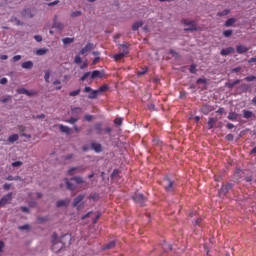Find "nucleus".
<instances>
[{
	"label": "nucleus",
	"instance_id": "61",
	"mask_svg": "<svg viewBox=\"0 0 256 256\" xmlns=\"http://www.w3.org/2000/svg\"><path fill=\"white\" fill-rule=\"evenodd\" d=\"M86 67H88V61L83 62V64L80 66V69L84 70Z\"/></svg>",
	"mask_w": 256,
	"mask_h": 256
},
{
	"label": "nucleus",
	"instance_id": "33",
	"mask_svg": "<svg viewBox=\"0 0 256 256\" xmlns=\"http://www.w3.org/2000/svg\"><path fill=\"white\" fill-rule=\"evenodd\" d=\"M126 56H127L126 54L119 53V54H115L113 58H114L115 61H121Z\"/></svg>",
	"mask_w": 256,
	"mask_h": 256
},
{
	"label": "nucleus",
	"instance_id": "55",
	"mask_svg": "<svg viewBox=\"0 0 256 256\" xmlns=\"http://www.w3.org/2000/svg\"><path fill=\"white\" fill-rule=\"evenodd\" d=\"M21 58H22L21 55H16V56H14V57L12 58V61L16 63V62L20 61Z\"/></svg>",
	"mask_w": 256,
	"mask_h": 256
},
{
	"label": "nucleus",
	"instance_id": "21",
	"mask_svg": "<svg viewBox=\"0 0 256 256\" xmlns=\"http://www.w3.org/2000/svg\"><path fill=\"white\" fill-rule=\"evenodd\" d=\"M64 183H66V187L69 191L75 190V186L69 181V178H64Z\"/></svg>",
	"mask_w": 256,
	"mask_h": 256
},
{
	"label": "nucleus",
	"instance_id": "34",
	"mask_svg": "<svg viewBox=\"0 0 256 256\" xmlns=\"http://www.w3.org/2000/svg\"><path fill=\"white\" fill-rule=\"evenodd\" d=\"M230 13V10L229 9H225V10H222V12H218L217 13V17H225V16H228Z\"/></svg>",
	"mask_w": 256,
	"mask_h": 256
},
{
	"label": "nucleus",
	"instance_id": "41",
	"mask_svg": "<svg viewBox=\"0 0 256 256\" xmlns=\"http://www.w3.org/2000/svg\"><path fill=\"white\" fill-rule=\"evenodd\" d=\"M25 95L27 97H33V96L37 95V92L34 90H30V91L28 90L27 93H25Z\"/></svg>",
	"mask_w": 256,
	"mask_h": 256
},
{
	"label": "nucleus",
	"instance_id": "9",
	"mask_svg": "<svg viewBox=\"0 0 256 256\" xmlns=\"http://www.w3.org/2000/svg\"><path fill=\"white\" fill-rule=\"evenodd\" d=\"M53 27L59 31H62L65 28V25H63L62 22L58 21V16L55 15L53 19Z\"/></svg>",
	"mask_w": 256,
	"mask_h": 256
},
{
	"label": "nucleus",
	"instance_id": "37",
	"mask_svg": "<svg viewBox=\"0 0 256 256\" xmlns=\"http://www.w3.org/2000/svg\"><path fill=\"white\" fill-rule=\"evenodd\" d=\"M109 89V86L108 85H103V86H100L98 90L99 93H104L106 92L107 90Z\"/></svg>",
	"mask_w": 256,
	"mask_h": 256
},
{
	"label": "nucleus",
	"instance_id": "24",
	"mask_svg": "<svg viewBox=\"0 0 256 256\" xmlns=\"http://www.w3.org/2000/svg\"><path fill=\"white\" fill-rule=\"evenodd\" d=\"M239 83H241V80H235L233 82L226 83V87L229 89H233L234 86H237Z\"/></svg>",
	"mask_w": 256,
	"mask_h": 256
},
{
	"label": "nucleus",
	"instance_id": "5",
	"mask_svg": "<svg viewBox=\"0 0 256 256\" xmlns=\"http://www.w3.org/2000/svg\"><path fill=\"white\" fill-rule=\"evenodd\" d=\"M84 93H90L88 94V99L94 100L97 99L98 95L100 94L97 90H93L90 86H86L83 89Z\"/></svg>",
	"mask_w": 256,
	"mask_h": 256
},
{
	"label": "nucleus",
	"instance_id": "43",
	"mask_svg": "<svg viewBox=\"0 0 256 256\" xmlns=\"http://www.w3.org/2000/svg\"><path fill=\"white\" fill-rule=\"evenodd\" d=\"M223 35L226 37V38H229L230 36L233 35V31L232 30H225L223 32Z\"/></svg>",
	"mask_w": 256,
	"mask_h": 256
},
{
	"label": "nucleus",
	"instance_id": "54",
	"mask_svg": "<svg viewBox=\"0 0 256 256\" xmlns=\"http://www.w3.org/2000/svg\"><path fill=\"white\" fill-rule=\"evenodd\" d=\"M207 80L205 78H198L197 84H206Z\"/></svg>",
	"mask_w": 256,
	"mask_h": 256
},
{
	"label": "nucleus",
	"instance_id": "47",
	"mask_svg": "<svg viewBox=\"0 0 256 256\" xmlns=\"http://www.w3.org/2000/svg\"><path fill=\"white\" fill-rule=\"evenodd\" d=\"M83 62L82 58L77 55L75 58H74V64H81Z\"/></svg>",
	"mask_w": 256,
	"mask_h": 256
},
{
	"label": "nucleus",
	"instance_id": "13",
	"mask_svg": "<svg viewBox=\"0 0 256 256\" xmlns=\"http://www.w3.org/2000/svg\"><path fill=\"white\" fill-rule=\"evenodd\" d=\"M233 185L232 184H226V185H222L221 189H220V194L225 195L227 194L230 190H232Z\"/></svg>",
	"mask_w": 256,
	"mask_h": 256
},
{
	"label": "nucleus",
	"instance_id": "40",
	"mask_svg": "<svg viewBox=\"0 0 256 256\" xmlns=\"http://www.w3.org/2000/svg\"><path fill=\"white\" fill-rule=\"evenodd\" d=\"M51 77V72L49 70L45 71V76H44V80L46 83L49 82V78Z\"/></svg>",
	"mask_w": 256,
	"mask_h": 256
},
{
	"label": "nucleus",
	"instance_id": "6",
	"mask_svg": "<svg viewBox=\"0 0 256 256\" xmlns=\"http://www.w3.org/2000/svg\"><path fill=\"white\" fill-rule=\"evenodd\" d=\"M132 199L134 203L140 204V206H144V203L146 201V198L141 193H136L134 196H132Z\"/></svg>",
	"mask_w": 256,
	"mask_h": 256
},
{
	"label": "nucleus",
	"instance_id": "39",
	"mask_svg": "<svg viewBox=\"0 0 256 256\" xmlns=\"http://www.w3.org/2000/svg\"><path fill=\"white\" fill-rule=\"evenodd\" d=\"M24 16L25 17H29V18H33L34 14H31V10L30 9H26V10H24Z\"/></svg>",
	"mask_w": 256,
	"mask_h": 256
},
{
	"label": "nucleus",
	"instance_id": "1",
	"mask_svg": "<svg viewBox=\"0 0 256 256\" xmlns=\"http://www.w3.org/2000/svg\"><path fill=\"white\" fill-rule=\"evenodd\" d=\"M52 251L58 253L65 247V243L62 241L57 240V234L53 233L52 235Z\"/></svg>",
	"mask_w": 256,
	"mask_h": 256
},
{
	"label": "nucleus",
	"instance_id": "44",
	"mask_svg": "<svg viewBox=\"0 0 256 256\" xmlns=\"http://www.w3.org/2000/svg\"><path fill=\"white\" fill-rule=\"evenodd\" d=\"M7 181H19L20 180V177L19 176H16V177H13V176H8L6 178Z\"/></svg>",
	"mask_w": 256,
	"mask_h": 256
},
{
	"label": "nucleus",
	"instance_id": "50",
	"mask_svg": "<svg viewBox=\"0 0 256 256\" xmlns=\"http://www.w3.org/2000/svg\"><path fill=\"white\" fill-rule=\"evenodd\" d=\"M78 121H79V119H78V118H74V117H71V119L67 120V122H68L69 124H75V123L78 122Z\"/></svg>",
	"mask_w": 256,
	"mask_h": 256
},
{
	"label": "nucleus",
	"instance_id": "16",
	"mask_svg": "<svg viewBox=\"0 0 256 256\" xmlns=\"http://www.w3.org/2000/svg\"><path fill=\"white\" fill-rule=\"evenodd\" d=\"M18 131H20L22 137H25V138H27V139H30V138H31V134H25V133H24V132L26 131V127H25V126H23V125H18Z\"/></svg>",
	"mask_w": 256,
	"mask_h": 256
},
{
	"label": "nucleus",
	"instance_id": "19",
	"mask_svg": "<svg viewBox=\"0 0 256 256\" xmlns=\"http://www.w3.org/2000/svg\"><path fill=\"white\" fill-rule=\"evenodd\" d=\"M248 50L249 49L247 47L243 46V45L236 46V53H238V54L247 53Z\"/></svg>",
	"mask_w": 256,
	"mask_h": 256
},
{
	"label": "nucleus",
	"instance_id": "49",
	"mask_svg": "<svg viewBox=\"0 0 256 256\" xmlns=\"http://www.w3.org/2000/svg\"><path fill=\"white\" fill-rule=\"evenodd\" d=\"M81 11H74L71 13V17L75 18V17H80L81 16Z\"/></svg>",
	"mask_w": 256,
	"mask_h": 256
},
{
	"label": "nucleus",
	"instance_id": "2",
	"mask_svg": "<svg viewBox=\"0 0 256 256\" xmlns=\"http://www.w3.org/2000/svg\"><path fill=\"white\" fill-rule=\"evenodd\" d=\"M162 186H164L166 192H173L175 190L176 184L174 181L166 177L164 178V181H162Z\"/></svg>",
	"mask_w": 256,
	"mask_h": 256
},
{
	"label": "nucleus",
	"instance_id": "32",
	"mask_svg": "<svg viewBox=\"0 0 256 256\" xmlns=\"http://www.w3.org/2000/svg\"><path fill=\"white\" fill-rule=\"evenodd\" d=\"M47 52H48V49H46V48H41V49L36 50V55H38V56H44Z\"/></svg>",
	"mask_w": 256,
	"mask_h": 256
},
{
	"label": "nucleus",
	"instance_id": "48",
	"mask_svg": "<svg viewBox=\"0 0 256 256\" xmlns=\"http://www.w3.org/2000/svg\"><path fill=\"white\" fill-rule=\"evenodd\" d=\"M244 80L247 82H253L256 80V76H247V77H245Z\"/></svg>",
	"mask_w": 256,
	"mask_h": 256
},
{
	"label": "nucleus",
	"instance_id": "63",
	"mask_svg": "<svg viewBox=\"0 0 256 256\" xmlns=\"http://www.w3.org/2000/svg\"><path fill=\"white\" fill-rule=\"evenodd\" d=\"M34 39H35V41L36 42H42V40H43V38H42V36H34Z\"/></svg>",
	"mask_w": 256,
	"mask_h": 256
},
{
	"label": "nucleus",
	"instance_id": "42",
	"mask_svg": "<svg viewBox=\"0 0 256 256\" xmlns=\"http://www.w3.org/2000/svg\"><path fill=\"white\" fill-rule=\"evenodd\" d=\"M147 73V68H142L141 71L137 72V76L141 77L142 75H146Z\"/></svg>",
	"mask_w": 256,
	"mask_h": 256
},
{
	"label": "nucleus",
	"instance_id": "51",
	"mask_svg": "<svg viewBox=\"0 0 256 256\" xmlns=\"http://www.w3.org/2000/svg\"><path fill=\"white\" fill-rule=\"evenodd\" d=\"M18 229H20L21 231H27L30 229V226L29 225H22V226H19Z\"/></svg>",
	"mask_w": 256,
	"mask_h": 256
},
{
	"label": "nucleus",
	"instance_id": "45",
	"mask_svg": "<svg viewBox=\"0 0 256 256\" xmlns=\"http://www.w3.org/2000/svg\"><path fill=\"white\" fill-rule=\"evenodd\" d=\"M122 123H123V119H122V118H116V119L114 120V124H115L116 126H121Z\"/></svg>",
	"mask_w": 256,
	"mask_h": 256
},
{
	"label": "nucleus",
	"instance_id": "26",
	"mask_svg": "<svg viewBox=\"0 0 256 256\" xmlns=\"http://www.w3.org/2000/svg\"><path fill=\"white\" fill-rule=\"evenodd\" d=\"M227 119H229L230 121H237L238 114L235 112H229V116H227Z\"/></svg>",
	"mask_w": 256,
	"mask_h": 256
},
{
	"label": "nucleus",
	"instance_id": "28",
	"mask_svg": "<svg viewBox=\"0 0 256 256\" xmlns=\"http://www.w3.org/2000/svg\"><path fill=\"white\" fill-rule=\"evenodd\" d=\"M95 130H96L97 135H102V132H103L102 123H96Z\"/></svg>",
	"mask_w": 256,
	"mask_h": 256
},
{
	"label": "nucleus",
	"instance_id": "58",
	"mask_svg": "<svg viewBox=\"0 0 256 256\" xmlns=\"http://www.w3.org/2000/svg\"><path fill=\"white\" fill-rule=\"evenodd\" d=\"M59 4V0H55L54 2L48 3V6H57Z\"/></svg>",
	"mask_w": 256,
	"mask_h": 256
},
{
	"label": "nucleus",
	"instance_id": "36",
	"mask_svg": "<svg viewBox=\"0 0 256 256\" xmlns=\"http://www.w3.org/2000/svg\"><path fill=\"white\" fill-rule=\"evenodd\" d=\"M80 93H81V90H80V89L71 91V92H69V97H77V96L80 95Z\"/></svg>",
	"mask_w": 256,
	"mask_h": 256
},
{
	"label": "nucleus",
	"instance_id": "57",
	"mask_svg": "<svg viewBox=\"0 0 256 256\" xmlns=\"http://www.w3.org/2000/svg\"><path fill=\"white\" fill-rule=\"evenodd\" d=\"M84 119H85V121H87V122H91V120H93V116H91V115H85Z\"/></svg>",
	"mask_w": 256,
	"mask_h": 256
},
{
	"label": "nucleus",
	"instance_id": "14",
	"mask_svg": "<svg viewBox=\"0 0 256 256\" xmlns=\"http://www.w3.org/2000/svg\"><path fill=\"white\" fill-rule=\"evenodd\" d=\"M232 53H234V48L233 47H227V48L221 50L220 55L221 56H229Z\"/></svg>",
	"mask_w": 256,
	"mask_h": 256
},
{
	"label": "nucleus",
	"instance_id": "23",
	"mask_svg": "<svg viewBox=\"0 0 256 256\" xmlns=\"http://www.w3.org/2000/svg\"><path fill=\"white\" fill-rule=\"evenodd\" d=\"M243 118H244V119H252V118H253V112L244 109V110H243Z\"/></svg>",
	"mask_w": 256,
	"mask_h": 256
},
{
	"label": "nucleus",
	"instance_id": "38",
	"mask_svg": "<svg viewBox=\"0 0 256 256\" xmlns=\"http://www.w3.org/2000/svg\"><path fill=\"white\" fill-rule=\"evenodd\" d=\"M89 77H91V72H86L85 74H83V76L80 78L81 82H84L85 80H87Z\"/></svg>",
	"mask_w": 256,
	"mask_h": 256
},
{
	"label": "nucleus",
	"instance_id": "53",
	"mask_svg": "<svg viewBox=\"0 0 256 256\" xmlns=\"http://www.w3.org/2000/svg\"><path fill=\"white\" fill-rule=\"evenodd\" d=\"M189 72L192 74L196 73V65H190Z\"/></svg>",
	"mask_w": 256,
	"mask_h": 256
},
{
	"label": "nucleus",
	"instance_id": "10",
	"mask_svg": "<svg viewBox=\"0 0 256 256\" xmlns=\"http://www.w3.org/2000/svg\"><path fill=\"white\" fill-rule=\"evenodd\" d=\"M104 77V73L100 72L99 70H95L90 72V79H102Z\"/></svg>",
	"mask_w": 256,
	"mask_h": 256
},
{
	"label": "nucleus",
	"instance_id": "18",
	"mask_svg": "<svg viewBox=\"0 0 256 256\" xmlns=\"http://www.w3.org/2000/svg\"><path fill=\"white\" fill-rule=\"evenodd\" d=\"M91 148L92 150H94L96 153H100L102 152V145H100L99 143H91Z\"/></svg>",
	"mask_w": 256,
	"mask_h": 256
},
{
	"label": "nucleus",
	"instance_id": "17",
	"mask_svg": "<svg viewBox=\"0 0 256 256\" xmlns=\"http://www.w3.org/2000/svg\"><path fill=\"white\" fill-rule=\"evenodd\" d=\"M59 130L62 133H66L67 135H70L72 133V130L69 126H64L62 124L59 125Z\"/></svg>",
	"mask_w": 256,
	"mask_h": 256
},
{
	"label": "nucleus",
	"instance_id": "11",
	"mask_svg": "<svg viewBox=\"0 0 256 256\" xmlns=\"http://www.w3.org/2000/svg\"><path fill=\"white\" fill-rule=\"evenodd\" d=\"M94 49V44L93 43H87L85 47H83L80 51L81 55H85L86 53H89Z\"/></svg>",
	"mask_w": 256,
	"mask_h": 256
},
{
	"label": "nucleus",
	"instance_id": "30",
	"mask_svg": "<svg viewBox=\"0 0 256 256\" xmlns=\"http://www.w3.org/2000/svg\"><path fill=\"white\" fill-rule=\"evenodd\" d=\"M236 20L235 18H229L227 19V21L225 22V27H232L233 24H235Z\"/></svg>",
	"mask_w": 256,
	"mask_h": 256
},
{
	"label": "nucleus",
	"instance_id": "8",
	"mask_svg": "<svg viewBox=\"0 0 256 256\" xmlns=\"http://www.w3.org/2000/svg\"><path fill=\"white\" fill-rule=\"evenodd\" d=\"M84 199H85V195L83 194L78 195L76 198H74L73 208H77V210L82 209V207L80 206V203H82Z\"/></svg>",
	"mask_w": 256,
	"mask_h": 256
},
{
	"label": "nucleus",
	"instance_id": "52",
	"mask_svg": "<svg viewBox=\"0 0 256 256\" xmlns=\"http://www.w3.org/2000/svg\"><path fill=\"white\" fill-rule=\"evenodd\" d=\"M19 166H23V162H21V161H16V162H14V163H12V167H19Z\"/></svg>",
	"mask_w": 256,
	"mask_h": 256
},
{
	"label": "nucleus",
	"instance_id": "59",
	"mask_svg": "<svg viewBox=\"0 0 256 256\" xmlns=\"http://www.w3.org/2000/svg\"><path fill=\"white\" fill-rule=\"evenodd\" d=\"M8 82L7 78L0 79V85H6Z\"/></svg>",
	"mask_w": 256,
	"mask_h": 256
},
{
	"label": "nucleus",
	"instance_id": "29",
	"mask_svg": "<svg viewBox=\"0 0 256 256\" xmlns=\"http://www.w3.org/2000/svg\"><path fill=\"white\" fill-rule=\"evenodd\" d=\"M215 124H216V119L215 118L208 119V123H207L208 129H213Z\"/></svg>",
	"mask_w": 256,
	"mask_h": 256
},
{
	"label": "nucleus",
	"instance_id": "27",
	"mask_svg": "<svg viewBox=\"0 0 256 256\" xmlns=\"http://www.w3.org/2000/svg\"><path fill=\"white\" fill-rule=\"evenodd\" d=\"M142 25H144L142 21H137L132 25V30L137 31L140 27H142Z\"/></svg>",
	"mask_w": 256,
	"mask_h": 256
},
{
	"label": "nucleus",
	"instance_id": "25",
	"mask_svg": "<svg viewBox=\"0 0 256 256\" xmlns=\"http://www.w3.org/2000/svg\"><path fill=\"white\" fill-rule=\"evenodd\" d=\"M115 246H116V242L111 241L108 244L104 245V247H102V249L109 250V249H113Z\"/></svg>",
	"mask_w": 256,
	"mask_h": 256
},
{
	"label": "nucleus",
	"instance_id": "56",
	"mask_svg": "<svg viewBox=\"0 0 256 256\" xmlns=\"http://www.w3.org/2000/svg\"><path fill=\"white\" fill-rule=\"evenodd\" d=\"M226 140H228V141H233V140H234L233 134H227V135H226Z\"/></svg>",
	"mask_w": 256,
	"mask_h": 256
},
{
	"label": "nucleus",
	"instance_id": "20",
	"mask_svg": "<svg viewBox=\"0 0 256 256\" xmlns=\"http://www.w3.org/2000/svg\"><path fill=\"white\" fill-rule=\"evenodd\" d=\"M8 143L14 144L16 141H19V135L18 134H12L7 139Z\"/></svg>",
	"mask_w": 256,
	"mask_h": 256
},
{
	"label": "nucleus",
	"instance_id": "7",
	"mask_svg": "<svg viewBox=\"0 0 256 256\" xmlns=\"http://www.w3.org/2000/svg\"><path fill=\"white\" fill-rule=\"evenodd\" d=\"M12 201V192L8 193L7 195L3 196L0 199V208L5 207L7 204H10Z\"/></svg>",
	"mask_w": 256,
	"mask_h": 256
},
{
	"label": "nucleus",
	"instance_id": "15",
	"mask_svg": "<svg viewBox=\"0 0 256 256\" xmlns=\"http://www.w3.org/2000/svg\"><path fill=\"white\" fill-rule=\"evenodd\" d=\"M119 50L120 53L124 55H128L130 53V50L128 49V45L126 43L120 44Z\"/></svg>",
	"mask_w": 256,
	"mask_h": 256
},
{
	"label": "nucleus",
	"instance_id": "22",
	"mask_svg": "<svg viewBox=\"0 0 256 256\" xmlns=\"http://www.w3.org/2000/svg\"><path fill=\"white\" fill-rule=\"evenodd\" d=\"M34 64L33 61H25L24 63H22L21 67L27 70H30L31 68H33Z\"/></svg>",
	"mask_w": 256,
	"mask_h": 256
},
{
	"label": "nucleus",
	"instance_id": "3",
	"mask_svg": "<svg viewBox=\"0 0 256 256\" xmlns=\"http://www.w3.org/2000/svg\"><path fill=\"white\" fill-rule=\"evenodd\" d=\"M86 171V167L84 166H77V167H71L67 171L68 176H74L78 173H84Z\"/></svg>",
	"mask_w": 256,
	"mask_h": 256
},
{
	"label": "nucleus",
	"instance_id": "46",
	"mask_svg": "<svg viewBox=\"0 0 256 256\" xmlns=\"http://www.w3.org/2000/svg\"><path fill=\"white\" fill-rule=\"evenodd\" d=\"M17 93L20 95H26V93H28V90H26L25 88H20L17 89Z\"/></svg>",
	"mask_w": 256,
	"mask_h": 256
},
{
	"label": "nucleus",
	"instance_id": "35",
	"mask_svg": "<svg viewBox=\"0 0 256 256\" xmlns=\"http://www.w3.org/2000/svg\"><path fill=\"white\" fill-rule=\"evenodd\" d=\"M62 42H63L64 45H70V44H73V43H74V38H69V37H67V38H64V39L62 40Z\"/></svg>",
	"mask_w": 256,
	"mask_h": 256
},
{
	"label": "nucleus",
	"instance_id": "31",
	"mask_svg": "<svg viewBox=\"0 0 256 256\" xmlns=\"http://www.w3.org/2000/svg\"><path fill=\"white\" fill-rule=\"evenodd\" d=\"M71 181L76 182V184H84V183H85L84 180H83V178H81V177H79V176H76V177L71 178Z\"/></svg>",
	"mask_w": 256,
	"mask_h": 256
},
{
	"label": "nucleus",
	"instance_id": "64",
	"mask_svg": "<svg viewBox=\"0 0 256 256\" xmlns=\"http://www.w3.org/2000/svg\"><path fill=\"white\" fill-rule=\"evenodd\" d=\"M32 118H34V119H44L45 115L44 114H40V115L34 116Z\"/></svg>",
	"mask_w": 256,
	"mask_h": 256
},
{
	"label": "nucleus",
	"instance_id": "4",
	"mask_svg": "<svg viewBox=\"0 0 256 256\" xmlns=\"http://www.w3.org/2000/svg\"><path fill=\"white\" fill-rule=\"evenodd\" d=\"M182 23L184 24V26H188V28H185L184 31H197L198 30L195 21L183 19Z\"/></svg>",
	"mask_w": 256,
	"mask_h": 256
},
{
	"label": "nucleus",
	"instance_id": "62",
	"mask_svg": "<svg viewBox=\"0 0 256 256\" xmlns=\"http://www.w3.org/2000/svg\"><path fill=\"white\" fill-rule=\"evenodd\" d=\"M153 143H154L155 146H161V142H160L159 139H154Z\"/></svg>",
	"mask_w": 256,
	"mask_h": 256
},
{
	"label": "nucleus",
	"instance_id": "12",
	"mask_svg": "<svg viewBox=\"0 0 256 256\" xmlns=\"http://www.w3.org/2000/svg\"><path fill=\"white\" fill-rule=\"evenodd\" d=\"M71 200L69 198H66L64 200H58L56 203L57 208L61 207H68L70 205Z\"/></svg>",
	"mask_w": 256,
	"mask_h": 256
},
{
	"label": "nucleus",
	"instance_id": "60",
	"mask_svg": "<svg viewBox=\"0 0 256 256\" xmlns=\"http://www.w3.org/2000/svg\"><path fill=\"white\" fill-rule=\"evenodd\" d=\"M3 189L9 191L11 189V185L6 183L3 185Z\"/></svg>",
	"mask_w": 256,
	"mask_h": 256
}]
</instances>
